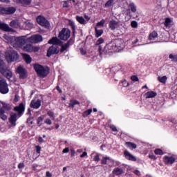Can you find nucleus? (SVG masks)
Masks as SVG:
<instances>
[{
    "label": "nucleus",
    "mask_w": 177,
    "mask_h": 177,
    "mask_svg": "<svg viewBox=\"0 0 177 177\" xmlns=\"http://www.w3.org/2000/svg\"><path fill=\"white\" fill-rule=\"evenodd\" d=\"M124 47L125 43L124 42V40L118 39L108 44L104 47V50L102 49V46H99L98 50L100 55H107V53H110L112 50L120 52V50H122Z\"/></svg>",
    "instance_id": "obj_1"
},
{
    "label": "nucleus",
    "mask_w": 177,
    "mask_h": 177,
    "mask_svg": "<svg viewBox=\"0 0 177 177\" xmlns=\"http://www.w3.org/2000/svg\"><path fill=\"white\" fill-rule=\"evenodd\" d=\"M4 38L6 40V42L11 44L12 46L16 48H21L25 44H27V42H28V38L26 36L15 37L5 35Z\"/></svg>",
    "instance_id": "obj_2"
},
{
    "label": "nucleus",
    "mask_w": 177,
    "mask_h": 177,
    "mask_svg": "<svg viewBox=\"0 0 177 177\" xmlns=\"http://www.w3.org/2000/svg\"><path fill=\"white\" fill-rule=\"evenodd\" d=\"M48 44H51L53 46L47 51L48 57H50L52 55H57L60 51V49L57 46V45H60V39H57V37H53L48 41Z\"/></svg>",
    "instance_id": "obj_3"
},
{
    "label": "nucleus",
    "mask_w": 177,
    "mask_h": 177,
    "mask_svg": "<svg viewBox=\"0 0 177 177\" xmlns=\"http://www.w3.org/2000/svg\"><path fill=\"white\" fill-rule=\"evenodd\" d=\"M34 69L40 78H45L49 74V68L38 64L34 65Z\"/></svg>",
    "instance_id": "obj_4"
},
{
    "label": "nucleus",
    "mask_w": 177,
    "mask_h": 177,
    "mask_svg": "<svg viewBox=\"0 0 177 177\" xmlns=\"http://www.w3.org/2000/svg\"><path fill=\"white\" fill-rule=\"evenodd\" d=\"M0 73L4 75V77H7L8 80H10L12 77H13V73L10 70L8 69V67L5 66V63L0 57Z\"/></svg>",
    "instance_id": "obj_5"
},
{
    "label": "nucleus",
    "mask_w": 177,
    "mask_h": 177,
    "mask_svg": "<svg viewBox=\"0 0 177 177\" xmlns=\"http://www.w3.org/2000/svg\"><path fill=\"white\" fill-rule=\"evenodd\" d=\"M5 57L8 63H12V62H15L19 59V54L13 50H8L6 52Z\"/></svg>",
    "instance_id": "obj_6"
},
{
    "label": "nucleus",
    "mask_w": 177,
    "mask_h": 177,
    "mask_svg": "<svg viewBox=\"0 0 177 177\" xmlns=\"http://www.w3.org/2000/svg\"><path fill=\"white\" fill-rule=\"evenodd\" d=\"M71 35V32L68 28H63L59 33V38L62 41H67Z\"/></svg>",
    "instance_id": "obj_7"
},
{
    "label": "nucleus",
    "mask_w": 177,
    "mask_h": 177,
    "mask_svg": "<svg viewBox=\"0 0 177 177\" xmlns=\"http://www.w3.org/2000/svg\"><path fill=\"white\" fill-rule=\"evenodd\" d=\"M0 92L1 93H3V95H6V93H9L8 83H6V80H5L3 77H0Z\"/></svg>",
    "instance_id": "obj_8"
},
{
    "label": "nucleus",
    "mask_w": 177,
    "mask_h": 177,
    "mask_svg": "<svg viewBox=\"0 0 177 177\" xmlns=\"http://www.w3.org/2000/svg\"><path fill=\"white\" fill-rule=\"evenodd\" d=\"M102 165H108L110 168L114 167V160L110 157H103L101 160Z\"/></svg>",
    "instance_id": "obj_9"
},
{
    "label": "nucleus",
    "mask_w": 177,
    "mask_h": 177,
    "mask_svg": "<svg viewBox=\"0 0 177 177\" xmlns=\"http://www.w3.org/2000/svg\"><path fill=\"white\" fill-rule=\"evenodd\" d=\"M16 12V8L14 7L3 8L0 7V13L3 15H13Z\"/></svg>",
    "instance_id": "obj_10"
},
{
    "label": "nucleus",
    "mask_w": 177,
    "mask_h": 177,
    "mask_svg": "<svg viewBox=\"0 0 177 177\" xmlns=\"http://www.w3.org/2000/svg\"><path fill=\"white\" fill-rule=\"evenodd\" d=\"M109 27L111 30H114L115 28H121L122 27V24L120 21L111 20L109 21Z\"/></svg>",
    "instance_id": "obj_11"
},
{
    "label": "nucleus",
    "mask_w": 177,
    "mask_h": 177,
    "mask_svg": "<svg viewBox=\"0 0 177 177\" xmlns=\"http://www.w3.org/2000/svg\"><path fill=\"white\" fill-rule=\"evenodd\" d=\"M28 42H30V44H38V42H42V36L39 35H35L30 38H28Z\"/></svg>",
    "instance_id": "obj_12"
},
{
    "label": "nucleus",
    "mask_w": 177,
    "mask_h": 177,
    "mask_svg": "<svg viewBox=\"0 0 177 177\" xmlns=\"http://www.w3.org/2000/svg\"><path fill=\"white\" fill-rule=\"evenodd\" d=\"M37 22L42 27H49V22L44 17H37Z\"/></svg>",
    "instance_id": "obj_13"
},
{
    "label": "nucleus",
    "mask_w": 177,
    "mask_h": 177,
    "mask_svg": "<svg viewBox=\"0 0 177 177\" xmlns=\"http://www.w3.org/2000/svg\"><path fill=\"white\" fill-rule=\"evenodd\" d=\"M30 107L32 109H39L41 107V100L35 98L30 102Z\"/></svg>",
    "instance_id": "obj_14"
},
{
    "label": "nucleus",
    "mask_w": 177,
    "mask_h": 177,
    "mask_svg": "<svg viewBox=\"0 0 177 177\" xmlns=\"http://www.w3.org/2000/svg\"><path fill=\"white\" fill-rule=\"evenodd\" d=\"M17 72L20 75V78H26L27 77V71L23 66H19L17 68Z\"/></svg>",
    "instance_id": "obj_15"
},
{
    "label": "nucleus",
    "mask_w": 177,
    "mask_h": 177,
    "mask_svg": "<svg viewBox=\"0 0 177 177\" xmlns=\"http://www.w3.org/2000/svg\"><path fill=\"white\" fill-rule=\"evenodd\" d=\"M24 50H25V52H38V50H39V48L34 47L31 44H27L24 48Z\"/></svg>",
    "instance_id": "obj_16"
},
{
    "label": "nucleus",
    "mask_w": 177,
    "mask_h": 177,
    "mask_svg": "<svg viewBox=\"0 0 177 177\" xmlns=\"http://www.w3.org/2000/svg\"><path fill=\"white\" fill-rule=\"evenodd\" d=\"M124 156L126 160H129V161H136V157L132 155L128 150L124 151Z\"/></svg>",
    "instance_id": "obj_17"
},
{
    "label": "nucleus",
    "mask_w": 177,
    "mask_h": 177,
    "mask_svg": "<svg viewBox=\"0 0 177 177\" xmlns=\"http://www.w3.org/2000/svg\"><path fill=\"white\" fill-rule=\"evenodd\" d=\"M25 109H26V107L24 106V104L21 103V104H19V106H15L14 110H15V111H17V113H18V114H21V113H24Z\"/></svg>",
    "instance_id": "obj_18"
},
{
    "label": "nucleus",
    "mask_w": 177,
    "mask_h": 177,
    "mask_svg": "<svg viewBox=\"0 0 177 177\" xmlns=\"http://www.w3.org/2000/svg\"><path fill=\"white\" fill-rule=\"evenodd\" d=\"M9 121L12 127H16V122L17 121V114L11 113Z\"/></svg>",
    "instance_id": "obj_19"
},
{
    "label": "nucleus",
    "mask_w": 177,
    "mask_h": 177,
    "mask_svg": "<svg viewBox=\"0 0 177 177\" xmlns=\"http://www.w3.org/2000/svg\"><path fill=\"white\" fill-rule=\"evenodd\" d=\"M163 161L167 165H171L175 162V158L172 156H165Z\"/></svg>",
    "instance_id": "obj_20"
},
{
    "label": "nucleus",
    "mask_w": 177,
    "mask_h": 177,
    "mask_svg": "<svg viewBox=\"0 0 177 177\" xmlns=\"http://www.w3.org/2000/svg\"><path fill=\"white\" fill-rule=\"evenodd\" d=\"M172 24H174V21L171 18H165L164 25L166 27V28H171L172 26Z\"/></svg>",
    "instance_id": "obj_21"
},
{
    "label": "nucleus",
    "mask_w": 177,
    "mask_h": 177,
    "mask_svg": "<svg viewBox=\"0 0 177 177\" xmlns=\"http://www.w3.org/2000/svg\"><path fill=\"white\" fill-rule=\"evenodd\" d=\"M146 99H151L152 97H156L157 96V93L154 91H148L145 94Z\"/></svg>",
    "instance_id": "obj_22"
},
{
    "label": "nucleus",
    "mask_w": 177,
    "mask_h": 177,
    "mask_svg": "<svg viewBox=\"0 0 177 177\" xmlns=\"http://www.w3.org/2000/svg\"><path fill=\"white\" fill-rule=\"evenodd\" d=\"M0 29L3 31H12V29L9 28V26L6 24L0 23Z\"/></svg>",
    "instance_id": "obj_23"
},
{
    "label": "nucleus",
    "mask_w": 177,
    "mask_h": 177,
    "mask_svg": "<svg viewBox=\"0 0 177 177\" xmlns=\"http://www.w3.org/2000/svg\"><path fill=\"white\" fill-rule=\"evenodd\" d=\"M158 37V34H157V32L153 31L151 33L149 34V39L150 41H154L156 38Z\"/></svg>",
    "instance_id": "obj_24"
},
{
    "label": "nucleus",
    "mask_w": 177,
    "mask_h": 177,
    "mask_svg": "<svg viewBox=\"0 0 177 177\" xmlns=\"http://www.w3.org/2000/svg\"><path fill=\"white\" fill-rule=\"evenodd\" d=\"M22 55L26 63H27V64H30V63H31L32 61L31 57H30V55L27 54H22Z\"/></svg>",
    "instance_id": "obj_25"
},
{
    "label": "nucleus",
    "mask_w": 177,
    "mask_h": 177,
    "mask_svg": "<svg viewBox=\"0 0 177 177\" xmlns=\"http://www.w3.org/2000/svg\"><path fill=\"white\" fill-rule=\"evenodd\" d=\"M76 20L80 24H86L87 21L81 16H76Z\"/></svg>",
    "instance_id": "obj_26"
},
{
    "label": "nucleus",
    "mask_w": 177,
    "mask_h": 177,
    "mask_svg": "<svg viewBox=\"0 0 177 177\" xmlns=\"http://www.w3.org/2000/svg\"><path fill=\"white\" fill-rule=\"evenodd\" d=\"M122 173H123L122 169H120V168H118V167L115 168V169L113 170V171H112V174H113V175H117V176H118V175H122Z\"/></svg>",
    "instance_id": "obj_27"
},
{
    "label": "nucleus",
    "mask_w": 177,
    "mask_h": 177,
    "mask_svg": "<svg viewBox=\"0 0 177 177\" xmlns=\"http://www.w3.org/2000/svg\"><path fill=\"white\" fill-rule=\"evenodd\" d=\"M105 23L106 20L102 19L100 22L97 23L95 28H102V27H104Z\"/></svg>",
    "instance_id": "obj_28"
},
{
    "label": "nucleus",
    "mask_w": 177,
    "mask_h": 177,
    "mask_svg": "<svg viewBox=\"0 0 177 177\" xmlns=\"http://www.w3.org/2000/svg\"><path fill=\"white\" fill-rule=\"evenodd\" d=\"M158 80L159 82H161V84H166L167 83V80H168V77L167 76H159L158 77Z\"/></svg>",
    "instance_id": "obj_29"
},
{
    "label": "nucleus",
    "mask_w": 177,
    "mask_h": 177,
    "mask_svg": "<svg viewBox=\"0 0 177 177\" xmlns=\"http://www.w3.org/2000/svg\"><path fill=\"white\" fill-rule=\"evenodd\" d=\"M15 2H19L22 5H30L31 3V0H14Z\"/></svg>",
    "instance_id": "obj_30"
},
{
    "label": "nucleus",
    "mask_w": 177,
    "mask_h": 177,
    "mask_svg": "<svg viewBox=\"0 0 177 177\" xmlns=\"http://www.w3.org/2000/svg\"><path fill=\"white\" fill-rule=\"evenodd\" d=\"M5 114V111H3V109H0V118H1V120H3L4 121L6 120H8V116H6V115Z\"/></svg>",
    "instance_id": "obj_31"
},
{
    "label": "nucleus",
    "mask_w": 177,
    "mask_h": 177,
    "mask_svg": "<svg viewBox=\"0 0 177 177\" xmlns=\"http://www.w3.org/2000/svg\"><path fill=\"white\" fill-rule=\"evenodd\" d=\"M95 37L97 38H99V37L102 36V34H103V30H99L97 28H95Z\"/></svg>",
    "instance_id": "obj_32"
},
{
    "label": "nucleus",
    "mask_w": 177,
    "mask_h": 177,
    "mask_svg": "<svg viewBox=\"0 0 177 177\" xmlns=\"http://www.w3.org/2000/svg\"><path fill=\"white\" fill-rule=\"evenodd\" d=\"M76 104H80V102H78L77 100H71L70 103H69V107H71L72 109H74V106H75Z\"/></svg>",
    "instance_id": "obj_33"
},
{
    "label": "nucleus",
    "mask_w": 177,
    "mask_h": 177,
    "mask_svg": "<svg viewBox=\"0 0 177 177\" xmlns=\"http://www.w3.org/2000/svg\"><path fill=\"white\" fill-rule=\"evenodd\" d=\"M169 59H170L171 62H177V55L175 53L170 54L169 55Z\"/></svg>",
    "instance_id": "obj_34"
},
{
    "label": "nucleus",
    "mask_w": 177,
    "mask_h": 177,
    "mask_svg": "<svg viewBox=\"0 0 177 177\" xmlns=\"http://www.w3.org/2000/svg\"><path fill=\"white\" fill-rule=\"evenodd\" d=\"M125 145H126V146L127 147H129V149H136V144H133V143H132V142H126L125 143Z\"/></svg>",
    "instance_id": "obj_35"
},
{
    "label": "nucleus",
    "mask_w": 177,
    "mask_h": 177,
    "mask_svg": "<svg viewBox=\"0 0 177 177\" xmlns=\"http://www.w3.org/2000/svg\"><path fill=\"white\" fill-rule=\"evenodd\" d=\"M10 26L14 28H17V27H19V22H17V21H12Z\"/></svg>",
    "instance_id": "obj_36"
},
{
    "label": "nucleus",
    "mask_w": 177,
    "mask_h": 177,
    "mask_svg": "<svg viewBox=\"0 0 177 177\" xmlns=\"http://www.w3.org/2000/svg\"><path fill=\"white\" fill-rule=\"evenodd\" d=\"M129 8L131 9L133 13H135V12H136V6H135V3H131Z\"/></svg>",
    "instance_id": "obj_37"
},
{
    "label": "nucleus",
    "mask_w": 177,
    "mask_h": 177,
    "mask_svg": "<svg viewBox=\"0 0 177 177\" xmlns=\"http://www.w3.org/2000/svg\"><path fill=\"white\" fill-rule=\"evenodd\" d=\"M47 115L51 120H55V113L52 111H47Z\"/></svg>",
    "instance_id": "obj_38"
},
{
    "label": "nucleus",
    "mask_w": 177,
    "mask_h": 177,
    "mask_svg": "<svg viewBox=\"0 0 177 177\" xmlns=\"http://www.w3.org/2000/svg\"><path fill=\"white\" fill-rule=\"evenodd\" d=\"M114 3V0H108L107 2L105 3V8H110V6H113Z\"/></svg>",
    "instance_id": "obj_39"
},
{
    "label": "nucleus",
    "mask_w": 177,
    "mask_h": 177,
    "mask_svg": "<svg viewBox=\"0 0 177 177\" xmlns=\"http://www.w3.org/2000/svg\"><path fill=\"white\" fill-rule=\"evenodd\" d=\"M154 153L156 154V156H162V154H164V152H162V150L160 149H155Z\"/></svg>",
    "instance_id": "obj_40"
},
{
    "label": "nucleus",
    "mask_w": 177,
    "mask_h": 177,
    "mask_svg": "<svg viewBox=\"0 0 177 177\" xmlns=\"http://www.w3.org/2000/svg\"><path fill=\"white\" fill-rule=\"evenodd\" d=\"M70 46V44L68 43H66L64 45H62V48H61V52H64Z\"/></svg>",
    "instance_id": "obj_41"
},
{
    "label": "nucleus",
    "mask_w": 177,
    "mask_h": 177,
    "mask_svg": "<svg viewBox=\"0 0 177 177\" xmlns=\"http://www.w3.org/2000/svg\"><path fill=\"white\" fill-rule=\"evenodd\" d=\"M92 113V109H88L85 112H84L83 115L84 117H88Z\"/></svg>",
    "instance_id": "obj_42"
},
{
    "label": "nucleus",
    "mask_w": 177,
    "mask_h": 177,
    "mask_svg": "<svg viewBox=\"0 0 177 177\" xmlns=\"http://www.w3.org/2000/svg\"><path fill=\"white\" fill-rule=\"evenodd\" d=\"M131 26L133 28H136V27H138V22H136V21H133L131 23Z\"/></svg>",
    "instance_id": "obj_43"
},
{
    "label": "nucleus",
    "mask_w": 177,
    "mask_h": 177,
    "mask_svg": "<svg viewBox=\"0 0 177 177\" xmlns=\"http://www.w3.org/2000/svg\"><path fill=\"white\" fill-rule=\"evenodd\" d=\"M104 42V40L102 38H100L97 41L96 45H100L101 44H103Z\"/></svg>",
    "instance_id": "obj_44"
},
{
    "label": "nucleus",
    "mask_w": 177,
    "mask_h": 177,
    "mask_svg": "<svg viewBox=\"0 0 177 177\" xmlns=\"http://www.w3.org/2000/svg\"><path fill=\"white\" fill-rule=\"evenodd\" d=\"M44 122L45 124H47V125H52V120L49 118L46 119Z\"/></svg>",
    "instance_id": "obj_45"
},
{
    "label": "nucleus",
    "mask_w": 177,
    "mask_h": 177,
    "mask_svg": "<svg viewBox=\"0 0 177 177\" xmlns=\"http://www.w3.org/2000/svg\"><path fill=\"white\" fill-rule=\"evenodd\" d=\"M42 121H44V116L39 117L37 119V124H40Z\"/></svg>",
    "instance_id": "obj_46"
},
{
    "label": "nucleus",
    "mask_w": 177,
    "mask_h": 177,
    "mask_svg": "<svg viewBox=\"0 0 177 177\" xmlns=\"http://www.w3.org/2000/svg\"><path fill=\"white\" fill-rule=\"evenodd\" d=\"M131 80H133L134 82H136L139 81V78H138V77L135 76V75L132 76L131 77Z\"/></svg>",
    "instance_id": "obj_47"
},
{
    "label": "nucleus",
    "mask_w": 177,
    "mask_h": 177,
    "mask_svg": "<svg viewBox=\"0 0 177 177\" xmlns=\"http://www.w3.org/2000/svg\"><path fill=\"white\" fill-rule=\"evenodd\" d=\"M110 128L112 131H113V132H117V127H115V126L114 125H111Z\"/></svg>",
    "instance_id": "obj_48"
},
{
    "label": "nucleus",
    "mask_w": 177,
    "mask_h": 177,
    "mask_svg": "<svg viewBox=\"0 0 177 177\" xmlns=\"http://www.w3.org/2000/svg\"><path fill=\"white\" fill-rule=\"evenodd\" d=\"M19 99H20V97H19V95H15V98H14V102L15 103H17V102H19Z\"/></svg>",
    "instance_id": "obj_49"
},
{
    "label": "nucleus",
    "mask_w": 177,
    "mask_h": 177,
    "mask_svg": "<svg viewBox=\"0 0 177 177\" xmlns=\"http://www.w3.org/2000/svg\"><path fill=\"white\" fill-rule=\"evenodd\" d=\"M88 156V153L87 152H83L82 154L80 156V158H84L85 157H87Z\"/></svg>",
    "instance_id": "obj_50"
},
{
    "label": "nucleus",
    "mask_w": 177,
    "mask_h": 177,
    "mask_svg": "<svg viewBox=\"0 0 177 177\" xmlns=\"http://www.w3.org/2000/svg\"><path fill=\"white\" fill-rule=\"evenodd\" d=\"M36 151L38 154H39L41 153V147L39 146H36Z\"/></svg>",
    "instance_id": "obj_51"
},
{
    "label": "nucleus",
    "mask_w": 177,
    "mask_h": 177,
    "mask_svg": "<svg viewBox=\"0 0 177 177\" xmlns=\"http://www.w3.org/2000/svg\"><path fill=\"white\" fill-rule=\"evenodd\" d=\"M149 158H151V160H157V158H156V156H154V154H151L149 155Z\"/></svg>",
    "instance_id": "obj_52"
},
{
    "label": "nucleus",
    "mask_w": 177,
    "mask_h": 177,
    "mask_svg": "<svg viewBox=\"0 0 177 177\" xmlns=\"http://www.w3.org/2000/svg\"><path fill=\"white\" fill-rule=\"evenodd\" d=\"M94 161H100V158L99 157V155H97L93 158Z\"/></svg>",
    "instance_id": "obj_53"
},
{
    "label": "nucleus",
    "mask_w": 177,
    "mask_h": 177,
    "mask_svg": "<svg viewBox=\"0 0 177 177\" xmlns=\"http://www.w3.org/2000/svg\"><path fill=\"white\" fill-rule=\"evenodd\" d=\"M18 168H19V169H23V168H24V163H19Z\"/></svg>",
    "instance_id": "obj_54"
},
{
    "label": "nucleus",
    "mask_w": 177,
    "mask_h": 177,
    "mask_svg": "<svg viewBox=\"0 0 177 177\" xmlns=\"http://www.w3.org/2000/svg\"><path fill=\"white\" fill-rule=\"evenodd\" d=\"M122 85H123V86H128V85H129V83H128V82H127V80H124L122 82Z\"/></svg>",
    "instance_id": "obj_55"
},
{
    "label": "nucleus",
    "mask_w": 177,
    "mask_h": 177,
    "mask_svg": "<svg viewBox=\"0 0 177 177\" xmlns=\"http://www.w3.org/2000/svg\"><path fill=\"white\" fill-rule=\"evenodd\" d=\"M84 18L86 19V21H87V23L91 20V17H89L88 15H85Z\"/></svg>",
    "instance_id": "obj_56"
},
{
    "label": "nucleus",
    "mask_w": 177,
    "mask_h": 177,
    "mask_svg": "<svg viewBox=\"0 0 177 177\" xmlns=\"http://www.w3.org/2000/svg\"><path fill=\"white\" fill-rule=\"evenodd\" d=\"M68 151H70V149H68V147H66L63 149L62 153H68Z\"/></svg>",
    "instance_id": "obj_57"
},
{
    "label": "nucleus",
    "mask_w": 177,
    "mask_h": 177,
    "mask_svg": "<svg viewBox=\"0 0 177 177\" xmlns=\"http://www.w3.org/2000/svg\"><path fill=\"white\" fill-rule=\"evenodd\" d=\"M46 177H52V173H50L49 171H46Z\"/></svg>",
    "instance_id": "obj_58"
},
{
    "label": "nucleus",
    "mask_w": 177,
    "mask_h": 177,
    "mask_svg": "<svg viewBox=\"0 0 177 177\" xmlns=\"http://www.w3.org/2000/svg\"><path fill=\"white\" fill-rule=\"evenodd\" d=\"M80 52H81L82 55H86V51L85 50H84V48H81Z\"/></svg>",
    "instance_id": "obj_59"
},
{
    "label": "nucleus",
    "mask_w": 177,
    "mask_h": 177,
    "mask_svg": "<svg viewBox=\"0 0 177 177\" xmlns=\"http://www.w3.org/2000/svg\"><path fill=\"white\" fill-rule=\"evenodd\" d=\"M134 174L136 175H138V176H140V171H139L138 170H135Z\"/></svg>",
    "instance_id": "obj_60"
},
{
    "label": "nucleus",
    "mask_w": 177,
    "mask_h": 177,
    "mask_svg": "<svg viewBox=\"0 0 177 177\" xmlns=\"http://www.w3.org/2000/svg\"><path fill=\"white\" fill-rule=\"evenodd\" d=\"M39 143H43L44 139L42 138V137L39 138Z\"/></svg>",
    "instance_id": "obj_61"
},
{
    "label": "nucleus",
    "mask_w": 177,
    "mask_h": 177,
    "mask_svg": "<svg viewBox=\"0 0 177 177\" xmlns=\"http://www.w3.org/2000/svg\"><path fill=\"white\" fill-rule=\"evenodd\" d=\"M63 6H64V8H67V6H68L67 1L64 2Z\"/></svg>",
    "instance_id": "obj_62"
},
{
    "label": "nucleus",
    "mask_w": 177,
    "mask_h": 177,
    "mask_svg": "<svg viewBox=\"0 0 177 177\" xmlns=\"http://www.w3.org/2000/svg\"><path fill=\"white\" fill-rule=\"evenodd\" d=\"M0 2H6V3H9V0H0Z\"/></svg>",
    "instance_id": "obj_63"
},
{
    "label": "nucleus",
    "mask_w": 177,
    "mask_h": 177,
    "mask_svg": "<svg viewBox=\"0 0 177 177\" xmlns=\"http://www.w3.org/2000/svg\"><path fill=\"white\" fill-rule=\"evenodd\" d=\"M75 154V151L74 149H71V156H74Z\"/></svg>",
    "instance_id": "obj_64"
}]
</instances>
